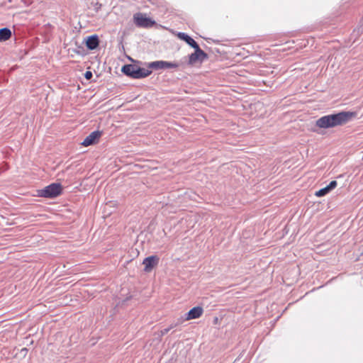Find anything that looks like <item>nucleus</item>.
I'll return each mask as SVG.
<instances>
[{
  "mask_svg": "<svg viewBox=\"0 0 363 363\" xmlns=\"http://www.w3.org/2000/svg\"><path fill=\"white\" fill-rule=\"evenodd\" d=\"M177 35L179 39L184 41L188 45H189L192 48L199 45V44L186 33L179 32Z\"/></svg>",
  "mask_w": 363,
  "mask_h": 363,
  "instance_id": "f8f14e48",
  "label": "nucleus"
},
{
  "mask_svg": "<svg viewBox=\"0 0 363 363\" xmlns=\"http://www.w3.org/2000/svg\"><path fill=\"white\" fill-rule=\"evenodd\" d=\"M11 36V30L9 28L0 29V42L9 40Z\"/></svg>",
  "mask_w": 363,
  "mask_h": 363,
  "instance_id": "ddd939ff",
  "label": "nucleus"
},
{
  "mask_svg": "<svg viewBox=\"0 0 363 363\" xmlns=\"http://www.w3.org/2000/svg\"><path fill=\"white\" fill-rule=\"evenodd\" d=\"M160 261V258L157 255H151L144 259L143 264H144V271L150 272L155 267H156Z\"/></svg>",
  "mask_w": 363,
  "mask_h": 363,
  "instance_id": "0eeeda50",
  "label": "nucleus"
},
{
  "mask_svg": "<svg viewBox=\"0 0 363 363\" xmlns=\"http://www.w3.org/2000/svg\"><path fill=\"white\" fill-rule=\"evenodd\" d=\"M179 66V63L175 62H168L163 60H157L147 63V67L155 70L176 69Z\"/></svg>",
  "mask_w": 363,
  "mask_h": 363,
  "instance_id": "39448f33",
  "label": "nucleus"
},
{
  "mask_svg": "<svg viewBox=\"0 0 363 363\" xmlns=\"http://www.w3.org/2000/svg\"><path fill=\"white\" fill-rule=\"evenodd\" d=\"M133 21L138 28H148L153 27L156 24L154 20L142 13H135L133 15Z\"/></svg>",
  "mask_w": 363,
  "mask_h": 363,
  "instance_id": "20e7f679",
  "label": "nucleus"
},
{
  "mask_svg": "<svg viewBox=\"0 0 363 363\" xmlns=\"http://www.w3.org/2000/svg\"><path fill=\"white\" fill-rule=\"evenodd\" d=\"M85 45L86 48L90 50L96 49L99 45V36L95 34L88 36L85 39Z\"/></svg>",
  "mask_w": 363,
  "mask_h": 363,
  "instance_id": "1a4fd4ad",
  "label": "nucleus"
},
{
  "mask_svg": "<svg viewBox=\"0 0 363 363\" xmlns=\"http://www.w3.org/2000/svg\"><path fill=\"white\" fill-rule=\"evenodd\" d=\"M169 330H170V328H164L163 330H162L160 331L161 335H166Z\"/></svg>",
  "mask_w": 363,
  "mask_h": 363,
  "instance_id": "f3484780",
  "label": "nucleus"
},
{
  "mask_svg": "<svg viewBox=\"0 0 363 363\" xmlns=\"http://www.w3.org/2000/svg\"><path fill=\"white\" fill-rule=\"evenodd\" d=\"M121 72L126 76L133 79H143L152 74L149 69L140 67L136 65L127 64L122 67Z\"/></svg>",
  "mask_w": 363,
  "mask_h": 363,
  "instance_id": "f03ea898",
  "label": "nucleus"
},
{
  "mask_svg": "<svg viewBox=\"0 0 363 363\" xmlns=\"http://www.w3.org/2000/svg\"><path fill=\"white\" fill-rule=\"evenodd\" d=\"M181 323H182V320H178V321L177 323H172L168 328H170V330H172V328L179 325Z\"/></svg>",
  "mask_w": 363,
  "mask_h": 363,
  "instance_id": "dca6fc26",
  "label": "nucleus"
},
{
  "mask_svg": "<svg viewBox=\"0 0 363 363\" xmlns=\"http://www.w3.org/2000/svg\"><path fill=\"white\" fill-rule=\"evenodd\" d=\"M357 116V113L356 111H340L319 118L315 121V125L323 129L332 128L345 125Z\"/></svg>",
  "mask_w": 363,
  "mask_h": 363,
  "instance_id": "f257e3e1",
  "label": "nucleus"
},
{
  "mask_svg": "<svg viewBox=\"0 0 363 363\" xmlns=\"http://www.w3.org/2000/svg\"><path fill=\"white\" fill-rule=\"evenodd\" d=\"M93 77V74H92V72H90V71H86L84 74V77L86 79H91V77Z\"/></svg>",
  "mask_w": 363,
  "mask_h": 363,
  "instance_id": "2eb2a0df",
  "label": "nucleus"
},
{
  "mask_svg": "<svg viewBox=\"0 0 363 363\" xmlns=\"http://www.w3.org/2000/svg\"><path fill=\"white\" fill-rule=\"evenodd\" d=\"M194 52L189 55V64L194 65L197 62H203L208 58V54L202 50L199 45L194 48Z\"/></svg>",
  "mask_w": 363,
  "mask_h": 363,
  "instance_id": "423d86ee",
  "label": "nucleus"
},
{
  "mask_svg": "<svg viewBox=\"0 0 363 363\" xmlns=\"http://www.w3.org/2000/svg\"><path fill=\"white\" fill-rule=\"evenodd\" d=\"M363 33V21L359 23L358 27L354 30L352 35H358Z\"/></svg>",
  "mask_w": 363,
  "mask_h": 363,
  "instance_id": "4468645a",
  "label": "nucleus"
},
{
  "mask_svg": "<svg viewBox=\"0 0 363 363\" xmlns=\"http://www.w3.org/2000/svg\"><path fill=\"white\" fill-rule=\"evenodd\" d=\"M62 193V186L60 183H52L43 189L38 190V196L46 199H55Z\"/></svg>",
  "mask_w": 363,
  "mask_h": 363,
  "instance_id": "7ed1b4c3",
  "label": "nucleus"
},
{
  "mask_svg": "<svg viewBox=\"0 0 363 363\" xmlns=\"http://www.w3.org/2000/svg\"><path fill=\"white\" fill-rule=\"evenodd\" d=\"M203 310L201 306H195L189 310L188 313H186L185 320H192L199 318L203 314Z\"/></svg>",
  "mask_w": 363,
  "mask_h": 363,
  "instance_id": "9d476101",
  "label": "nucleus"
},
{
  "mask_svg": "<svg viewBox=\"0 0 363 363\" xmlns=\"http://www.w3.org/2000/svg\"><path fill=\"white\" fill-rule=\"evenodd\" d=\"M337 182L335 180L331 181L328 185H327L325 187L322 188L317 191L315 193V195L318 197H322L325 195H327L328 193H330L333 189H334L337 186Z\"/></svg>",
  "mask_w": 363,
  "mask_h": 363,
  "instance_id": "9b49d317",
  "label": "nucleus"
},
{
  "mask_svg": "<svg viewBox=\"0 0 363 363\" xmlns=\"http://www.w3.org/2000/svg\"><path fill=\"white\" fill-rule=\"evenodd\" d=\"M128 59H129L130 61L133 62V60L131 57H128Z\"/></svg>",
  "mask_w": 363,
  "mask_h": 363,
  "instance_id": "6ab92c4d",
  "label": "nucleus"
},
{
  "mask_svg": "<svg viewBox=\"0 0 363 363\" xmlns=\"http://www.w3.org/2000/svg\"><path fill=\"white\" fill-rule=\"evenodd\" d=\"M101 7V4L97 3V4H96V10H98V9H99Z\"/></svg>",
  "mask_w": 363,
  "mask_h": 363,
  "instance_id": "a211bd4d",
  "label": "nucleus"
},
{
  "mask_svg": "<svg viewBox=\"0 0 363 363\" xmlns=\"http://www.w3.org/2000/svg\"><path fill=\"white\" fill-rule=\"evenodd\" d=\"M101 136V132L99 130H95L91 132L88 136H86L83 142L81 143L84 147H88L94 145L98 143L99 138Z\"/></svg>",
  "mask_w": 363,
  "mask_h": 363,
  "instance_id": "6e6552de",
  "label": "nucleus"
}]
</instances>
